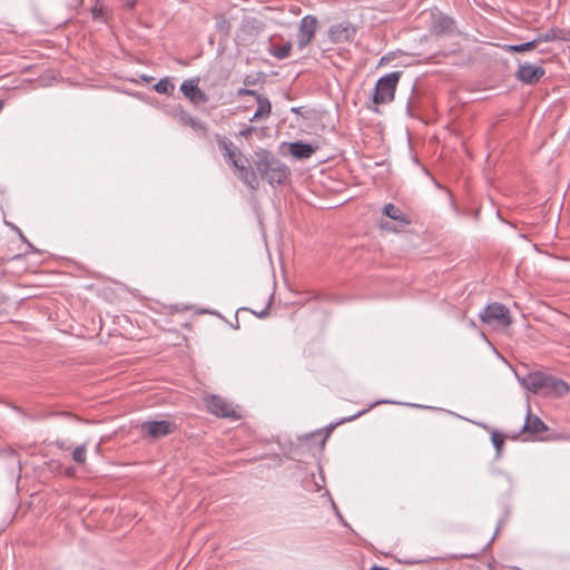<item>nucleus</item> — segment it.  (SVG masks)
<instances>
[{
	"mask_svg": "<svg viewBox=\"0 0 570 570\" xmlns=\"http://www.w3.org/2000/svg\"><path fill=\"white\" fill-rule=\"evenodd\" d=\"M521 383L524 389L546 397H561L570 390L566 381L539 371L525 375Z\"/></svg>",
	"mask_w": 570,
	"mask_h": 570,
	"instance_id": "1",
	"label": "nucleus"
},
{
	"mask_svg": "<svg viewBox=\"0 0 570 570\" xmlns=\"http://www.w3.org/2000/svg\"><path fill=\"white\" fill-rule=\"evenodd\" d=\"M253 164L257 176H261V178L266 180L272 187L283 185L291 175L289 168L266 150L256 153Z\"/></svg>",
	"mask_w": 570,
	"mask_h": 570,
	"instance_id": "2",
	"label": "nucleus"
},
{
	"mask_svg": "<svg viewBox=\"0 0 570 570\" xmlns=\"http://www.w3.org/2000/svg\"><path fill=\"white\" fill-rule=\"evenodd\" d=\"M401 76L402 71H393L377 80L372 96L375 105H385L394 100Z\"/></svg>",
	"mask_w": 570,
	"mask_h": 570,
	"instance_id": "3",
	"label": "nucleus"
},
{
	"mask_svg": "<svg viewBox=\"0 0 570 570\" xmlns=\"http://www.w3.org/2000/svg\"><path fill=\"white\" fill-rule=\"evenodd\" d=\"M480 318L485 324H498L501 326H510L512 323L509 308L498 302L489 304L480 314Z\"/></svg>",
	"mask_w": 570,
	"mask_h": 570,
	"instance_id": "4",
	"label": "nucleus"
},
{
	"mask_svg": "<svg viewBox=\"0 0 570 570\" xmlns=\"http://www.w3.org/2000/svg\"><path fill=\"white\" fill-rule=\"evenodd\" d=\"M176 429V424L168 420L147 421L141 424V433L145 438H149L151 440H158L167 436L174 433Z\"/></svg>",
	"mask_w": 570,
	"mask_h": 570,
	"instance_id": "5",
	"label": "nucleus"
},
{
	"mask_svg": "<svg viewBox=\"0 0 570 570\" xmlns=\"http://www.w3.org/2000/svg\"><path fill=\"white\" fill-rule=\"evenodd\" d=\"M544 75L546 69L543 67L524 62L518 66L514 77L524 85L533 86L537 85Z\"/></svg>",
	"mask_w": 570,
	"mask_h": 570,
	"instance_id": "6",
	"label": "nucleus"
},
{
	"mask_svg": "<svg viewBox=\"0 0 570 570\" xmlns=\"http://www.w3.org/2000/svg\"><path fill=\"white\" fill-rule=\"evenodd\" d=\"M317 29V19L314 16H305L299 22V28L296 35L297 46L304 49L314 38Z\"/></svg>",
	"mask_w": 570,
	"mask_h": 570,
	"instance_id": "7",
	"label": "nucleus"
},
{
	"mask_svg": "<svg viewBox=\"0 0 570 570\" xmlns=\"http://www.w3.org/2000/svg\"><path fill=\"white\" fill-rule=\"evenodd\" d=\"M206 406L208 412L218 417H237L235 410L232 405L223 397L217 395H210L206 399Z\"/></svg>",
	"mask_w": 570,
	"mask_h": 570,
	"instance_id": "8",
	"label": "nucleus"
},
{
	"mask_svg": "<svg viewBox=\"0 0 570 570\" xmlns=\"http://www.w3.org/2000/svg\"><path fill=\"white\" fill-rule=\"evenodd\" d=\"M355 33L356 29L348 22L334 24L328 30V37L334 43L350 41Z\"/></svg>",
	"mask_w": 570,
	"mask_h": 570,
	"instance_id": "9",
	"label": "nucleus"
},
{
	"mask_svg": "<svg viewBox=\"0 0 570 570\" xmlns=\"http://www.w3.org/2000/svg\"><path fill=\"white\" fill-rule=\"evenodd\" d=\"M180 91L194 104H205L208 101V96L198 87L197 81L191 79L185 80L181 83Z\"/></svg>",
	"mask_w": 570,
	"mask_h": 570,
	"instance_id": "10",
	"label": "nucleus"
},
{
	"mask_svg": "<svg viewBox=\"0 0 570 570\" xmlns=\"http://www.w3.org/2000/svg\"><path fill=\"white\" fill-rule=\"evenodd\" d=\"M234 171L237 178L249 189L257 190L259 188V179L255 166L252 167L250 164H247L246 166H240Z\"/></svg>",
	"mask_w": 570,
	"mask_h": 570,
	"instance_id": "11",
	"label": "nucleus"
},
{
	"mask_svg": "<svg viewBox=\"0 0 570 570\" xmlns=\"http://www.w3.org/2000/svg\"><path fill=\"white\" fill-rule=\"evenodd\" d=\"M547 430H548V426L544 424V422L540 417L533 416L531 414L530 405H528L527 419L521 429V432L524 434L534 435V434L544 432Z\"/></svg>",
	"mask_w": 570,
	"mask_h": 570,
	"instance_id": "12",
	"label": "nucleus"
},
{
	"mask_svg": "<svg viewBox=\"0 0 570 570\" xmlns=\"http://www.w3.org/2000/svg\"><path fill=\"white\" fill-rule=\"evenodd\" d=\"M382 213L386 217L400 223L401 226H407L412 223L411 218L406 214H404L400 207L395 206L392 203L385 204L383 206Z\"/></svg>",
	"mask_w": 570,
	"mask_h": 570,
	"instance_id": "13",
	"label": "nucleus"
},
{
	"mask_svg": "<svg viewBox=\"0 0 570 570\" xmlns=\"http://www.w3.org/2000/svg\"><path fill=\"white\" fill-rule=\"evenodd\" d=\"M454 20L446 16H439L433 19L431 30L435 35H445L452 32Z\"/></svg>",
	"mask_w": 570,
	"mask_h": 570,
	"instance_id": "14",
	"label": "nucleus"
},
{
	"mask_svg": "<svg viewBox=\"0 0 570 570\" xmlns=\"http://www.w3.org/2000/svg\"><path fill=\"white\" fill-rule=\"evenodd\" d=\"M289 151L294 157L305 159L309 158L315 153V148L309 144L298 140L289 145Z\"/></svg>",
	"mask_w": 570,
	"mask_h": 570,
	"instance_id": "15",
	"label": "nucleus"
},
{
	"mask_svg": "<svg viewBox=\"0 0 570 570\" xmlns=\"http://www.w3.org/2000/svg\"><path fill=\"white\" fill-rule=\"evenodd\" d=\"M257 110L254 116L250 118V121H256L259 119H266L272 114V104L267 97L257 96Z\"/></svg>",
	"mask_w": 570,
	"mask_h": 570,
	"instance_id": "16",
	"label": "nucleus"
},
{
	"mask_svg": "<svg viewBox=\"0 0 570 570\" xmlns=\"http://www.w3.org/2000/svg\"><path fill=\"white\" fill-rule=\"evenodd\" d=\"M540 42L541 39H533L520 45H505L503 49L508 52H525L535 49Z\"/></svg>",
	"mask_w": 570,
	"mask_h": 570,
	"instance_id": "17",
	"label": "nucleus"
},
{
	"mask_svg": "<svg viewBox=\"0 0 570 570\" xmlns=\"http://www.w3.org/2000/svg\"><path fill=\"white\" fill-rule=\"evenodd\" d=\"M180 119L184 125L189 126L197 131H203L204 134H206V131H207L206 125L203 121L198 120L197 118H194L193 116L184 112V114H181Z\"/></svg>",
	"mask_w": 570,
	"mask_h": 570,
	"instance_id": "18",
	"label": "nucleus"
},
{
	"mask_svg": "<svg viewBox=\"0 0 570 570\" xmlns=\"http://www.w3.org/2000/svg\"><path fill=\"white\" fill-rule=\"evenodd\" d=\"M215 141L218 145V148L223 153V156L226 157V154L229 151H233V148L236 147V145L228 139L227 137L220 136L219 134L215 135Z\"/></svg>",
	"mask_w": 570,
	"mask_h": 570,
	"instance_id": "19",
	"label": "nucleus"
},
{
	"mask_svg": "<svg viewBox=\"0 0 570 570\" xmlns=\"http://www.w3.org/2000/svg\"><path fill=\"white\" fill-rule=\"evenodd\" d=\"M155 90L158 94L163 95H171L175 90V86L171 81H169L167 78L160 79L155 86Z\"/></svg>",
	"mask_w": 570,
	"mask_h": 570,
	"instance_id": "20",
	"label": "nucleus"
},
{
	"mask_svg": "<svg viewBox=\"0 0 570 570\" xmlns=\"http://www.w3.org/2000/svg\"><path fill=\"white\" fill-rule=\"evenodd\" d=\"M291 50H292V43L287 42L283 46L274 47L271 50V52L275 58L282 60V59H286L289 56Z\"/></svg>",
	"mask_w": 570,
	"mask_h": 570,
	"instance_id": "21",
	"label": "nucleus"
},
{
	"mask_svg": "<svg viewBox=\"0 0 570 570\" xmlns=\"http://www.w3.org/2000/svg\"><path fill=\"white\" fill-rule=\"evenodd\" d=\"M87 443L77 446L72 452V460L78 464H85L87 460Z\"/></svg>",
	"mask_w": 570,
	"mask_h": 570,
	"instance_id": "22",
	"label": "nucleus"
},
{
	"mask_svg": "<svg viewBox=\"0 0 570 570\" xmlns=\"http://www.w3.org/2000/svg\"><path fill=\"white\" fill-rule=\"evenodd\" d=\"M491 440H492L493 446L495 448L497 455L500 456L501 452L503 450V446H504V435L497 431H493L491 433Z\"/></svg>",
	"mask_w": 570,
	"mask_h": 570,
	"instance_id": "23",
	"label": "nucleus"
},
{
	"mask_svg": "<svg viewBox=\"0 0 570 570\" xmlns=\"http://www.w3.org/2000/svg\"><path fill=\"white\" fill-rule=\"evenodd\" d=\"M242 154V150L236 146L235 148H233V151H229L226 154V157L225 160L227 161V164H229L230 166L234 164V161L236 160V158L238 156H240Z\"/></svg>",
	"mask_w": 570,
	"mask_h": 570,
	"instance_id": "24",
	"label": "nucleus"
},
{
	"mask_svg": "<svg viewBox=\"0 0 570 570\" xmlns=\"http://www.w3.org/2000/svg\"><path fill=\"white\" fill-rule=\"evenodd\" d=\"M237 97L252 96L257 100V96H261L257 91L248 88H239L236 92Z\"/></svg>",
	"mask_w": 570,
	"mask_h": 570,
	"instance_id": "25",
	"label": "nucleus"
},
{
	"mask_svg": "<svg viewBox=\"0 0 570 570\" xmlns=\"http://www.w3.org/2000/svg\"><path fill=\"white\" fill-rule=\"evenodd\" d=\"M247 164H249V160L248 158L242 153L240 156H238L236 158V160L234 161V164L232 165V167L234 168V170H236L237 168H239L240 166H246Z\"/></svg>",
	"mask_w": 570,
	"mask_h": 570,
	"instance_id": "26",
	"label": "nucleus"
},
{
	"mask_svg": "<svg viewBox=\"0 0 570 570\" xmlns=\"http://www.w3.org/2000/svg\"><path fill=\"white\" fill-rule=\"evenodd\" d=\"M258 81V78L255 77L254 75H247L244 80H243V83L246 86V87H249V86H255Z\"/></svg>",
	"mask_w": 570,
	"mask_h": 570,
	"instance_id": "27",
	"label": "nucleus"
},
{
	"mask_svg": "<svg viewBox=\"0 0 570 570\" xmlns=\"http://www.w3.org/2000/svg\"><path fill=\"white\" fill-rule=\"evenodd\" d=\"M335 425H330V428L326 429V432L322 435L321 432L317 433L318 436H322L321 444L324 446L326 439L330 436L331 432L333 431Z\"/></svg>",
	"mask_w": 570,
	"mask_h": 570,
	"instance_id": "28",
	"label": "nucleus"
},
{
	"mask_svg": "<svg viewBox=\"0 0 570 570\" xmlns=\"http://www.w3.org/2000/svg\"><path fill=\"white\" fill-rule=\"evenodd\" d=\"M257 317L265 318L269 314V304L266 305L261 312L252 311Z\"/></svg>",
	"mask_w": 570,
	"mask_h": 570,
	"instance_id": "29",
	"label": "nucleus"
},
{
	"mask_svg": "<svg viewBox=\"0 0 570 570\" xmlns=\"http://www.w3.org/2000/svg\"><path fill=\"white\" fill-rule=\"evenodd\" d=\"M538 39H541V41H551V40H554L556 39V36L554 33L551 31V32H548L541 37H539Z\"/></svg>",
	"mask_w": 570,
	"mask_h": 570,
	"instance_id": "30",
	"label": "nucleus"
},
{
	"mask_svg": "<svg viewBox=\"0 0 570 570\" xmlns=\"http://www.w3.org/2000/svg\"><path fill=\"white\" fill-rule=\"evenodd\" d=\"M4 223H6L8 226H10L12 229H14L23 240H26V238H24V236H23L22 232L19 229V227L14 226L13 224H11V223H9V222H7V220H6Z\"/></svg>",
	"mask_w": 570,
	"mask_h": 570,
	"instance_id": "31",
	"label": "nucleus"
},
{
	"mask_svg": "<svg viewBox=\"0 0 570 570\" xmlns=\"http://www.w3.org/2000/svg\"><path fill=\"white\" fill-rule=\"evenodd\" d=\"M101 14H102V8L101 7L100 8L95 7L92 9V16H94L95 19L99 18Z\"/></svg>",
	"mask_w": 570,
	"mask_h": 570,
	"instance_id": "32",
	"label": "nucleus"
},
{
	"mask_svg": "<svg viewBox=\"0 0 570 570\" xmlns=\"http://www.w3.org/2000/svg\"><path fill=\"white\" fill-rule=\"evenodd\" d=\"M380 226L382 229L394 230L389 223H381Z\"/></svg>",
	"mask_w": 570,
	"mask_h": 570,
	"instance_id": "33",
	"label": "nucleus"
},
{
	"mask_svg": "<svg viewBox=\"0 0 570 570\" xmlns=\"http://www.w3.org/2000/svg\"><path fill=\"white\" fill-rule=\"evenodd\" d=\"M365 412H366V411L358 412L357 414H355V415H353V416H351V417H348V419L342 420V422L351 421V420H353V419H355V417H358L360 415H362V414H363V413H365Z\"/></svg>",
	"mask_w": 570,
	"mask_h": 570,
	"instance_id": "34",
	"label": "nucleus"
},
{
	"mask_svg": "<svg viewBox=\"0 0 570 570\" xmlns=\"http://www.w3.org/2000/svg\"><path fill=\"white\" fill-rule=\"evenodd\" d=\"M371 570H389L387 568H383V567H379V566H373Z\"/></svg>",
	"mask_w": 570,
	"mask_h": 570,
	"instance_id": "35",
	"label": "nucleus"
},
{
	"mask_svg": "<svg viewBox=\"0 0 570 570\" xmlns=\"http://www.w3.org/2000/svg\"><path fill=\"white\" fill-rule=\"evenodd\" d=\"M67 474L68 475H72L73 474V470L72 469H68Z\"/></svg>",
	"mask_w": 570,
	"mask_h": 570,
	"instance_id": "36",
	"label": "nucleus"
},
{
	"mask_svg": "<svg viewBox=\"0 0 570 570\" xmlns=\"http://www.w3.org/2000/svg\"><path fill=\"white\" fill-rule=\"evenodd\" d=\"M96 451H97V452H99V451H100V443H99V444H97V446H96Z\"/></svg>",
	"mask_w": 570,
	"mask_h": 570,
	"instance_id": "37",
	"label": "nucleus"
}]
</instances>
